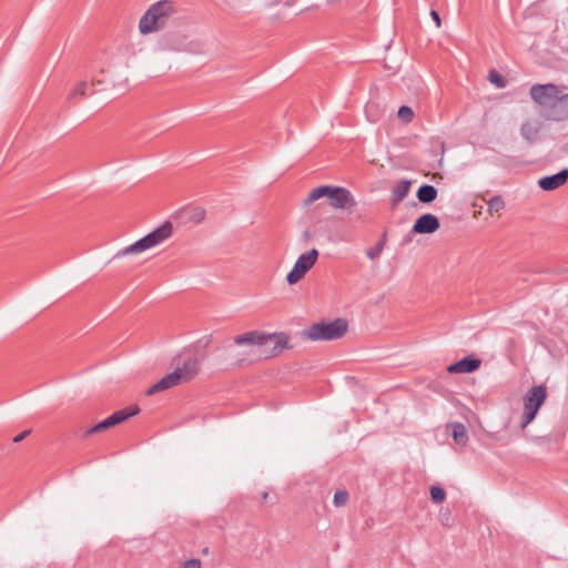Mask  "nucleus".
<instances>
[{
  "label": "nucleus",
  "mask_w": 568,
  "mask_h": 568,
  "mask_svg": "<svg viewBox=\"0 0 568 568\" xmlns=\"http://www.w3.org/2000/svg\"><path fill=\"white\" fill-rule=\"evenodd\" d=\"M437 189L429 184L422 185L417 191V199L422 203H430L437 197Z\"/></svg>",
  "instance_id": "18"
},
{
  "label": "nucleus",
  "mask_w": 568,
  "mask_h": 568,
  "mask_svg": "<svg viewBox=\"0 0 568 568\" xmlns=\"http://www.w3.org/2000/svg\"><path fill=\"white\" fill-rule=\"evenodd\" d=\"M547 398V388L545 385L532 386L524 396V413L520 427L525 429L536 417L539 408Z\"/></svg>",
  "instance_id": "7"
},
{
  "label": "nucleus",
  "mask_w": 568,
  "mask_h": 568,
  "mask_svg": "<svg viewBox=\"0 0 568 568\" xmlns=\"http://www.w3.org/2000/svg\"><path fill=\"white\" fill-rule=\"evenodd\" d=\"M324 196L328 199L329 205L336 210H347L356 205L349 190L333 185H321L313 189L304 200V205H311Z\"/></svg>",
  "instance_id": "4"
},
{
  "label": "nucleus",
  "mask_w": 568,
  "mask_h": 568,
  "mask_svg": "<svg viewBox=\"0 0 568 568\" xmlns=\"http://www.w3.org/2000/svg\"><path fill=\"white\" fill-rule=\"evenodd\" d=\"M430 491V499L434 504H443L446 499V493L445 489L439 485H434L429 489Z\"/></svg>",
  "instance_id": "20"
},
{
  "label": "nucleus",
  "mask_w": 568,
  "mask_h": 568,
  "mask_svg": "<svg viewBox=\"0 0 568 568\" xmlns=\"http://www.w3.org/2000/svg\"><path fill=\"white\" fill-rule=\"evenodd\" d=\"M539 132L540 124L538 122L526 121L521 124L520 134L528 143L537 141Z\"/></svg>",
  "instance_id": "16"
},
{
  "label": "nucleus",
  "mask_w": 568,
  "mask_h": 568,
  "mask_svg": "<svg viewBox=\"0 0 568 568\" xmlns=\"http://www.w3.org/2000/svg\"><path fill=\"white\" fill-rule=\"evenodd\" d=\"M200 361L199 358L192 356L186 358L182 366H176V368L162 377L159 382L152 385L148 390L146 395H153L155 393L170 389L180 384H184L193 379L197 373L200 372Z\"/></svg>",
  "instance_id": "2"
},
{
  "label": "nucleus",
  "mask_w": 568,
  "mask_h": 568,
  "mask_svg": "<svg viewBox=\"0 0 568 568\" xmlns=\"http://www.w3.org/2000/svg\"><path fill=\"white\" fill-rule=\"evenodd\" d=\"M488 79L491 83L496 84L498 88H505V85H506L504 78L496 71H491L489 73Z\"/></svg>",
  "instance_id": "26"
},
{
  "label": "nucleus",
  "mask_w": 568,
  "mask_h": 568,
  "mask_svg": "<svg viewBox=\"0 0 568 568\" xmlns=\"http://www.w3.org/2000/svg\"><path fill=\"white\" fill-rule=\"evenodd\" d=\"M173 233V225L170 221H165L158 229L146 234L135 243L129 245L124 250L118 253L116 256H123L126 254L142 253L149 248H152L165 240H168Z\"/></svg>",
  "instance_id": "6"
},
{
  "label": "nucleus",
  "mask_w": 568,
  "mask_h": 568,
  "mask_svg": "<svg viewBox=\"0 0 568 568\" xmlns=\"http://www.w3.org/2000/svg\"><path fill=\"white\" fill-rule=\"evenodd\" d=\"M487 204L489 214L500 212L505 209V201L500 195L493 196Z\"/></svg>",
  "instance_id": "21"
},
{
  "label": "nucleus",
  "mask_w": 568,
  "mask_h": 568,
  "mask_svg": "<svg viewBox=\"0 0 568 568\" xmlns=\"http://www.w3.org/2000/svg\"><path fill=\"white\" fill-rule=\"evenodd\" d=\"M385 235H383V237L375 244L374 247H371L367 252H366V255L368 258L371 260H375L377 258L381 253L383 252L384 250V246H385Z\"/></svg>",
  "instance_id": "22"
},
{
  "label": "nucleus",
  "mask_w": 568,
  "mask_h": 568,
  "mask_svg": "<svg viewBox=\"0 0 568 568\" xmlns=\"http://www.w3.org/2000/svg\"><path fill=\"white\" fill-rule=\"evenodd\" d=\"M568 181V169H562L558 173L554 175H547L538 181V185L544 191H554L561 185H564Z\"/></svg>",
  "instance_id": "14"
},
{
  "label": "nucleus",
  "mask_w": 568,
  "mask_h": 568,
  "mask_svg": "<svg viewBox=\"0 0 568 568\" xmlns=\"http://www.w3.org/2000/svg\"><path fill=\"white\" fill-rule=\"evenodd\" d=\"M140 412V408L138 405H131L123 409L114 412L112 415H110L104 420L95 424L94 426L85 429L82 434V437H89L93 434L104 432L111 427H114L126 419H129L132 416H135Z\"/></svg>",
  "instance_id": "8"
},
{
  "label": "nucleus",
  "mask_w": 568,
  "mask_h": 568,
  "mask_svg": "<svg viewBox=\"0 0 568 568\" xmlns=\"http://www.w3.org/2000/svg\"><path fill=\"white\" fill-rule=\"evenodd\" d=\"M349 499V495L346 490H337L335 494H334V505L335 507H343L347 504Z\"/></svg>",
  "instance_id": "23"
},
{
  "label": "nucleus",
  "mask_w": 568,
  "mask_h": 568,
  "mask_svg": "<svg viewBox=\"0 0 568 568\" xmlns=\"http://www.w3.org/2000/svg\"><path fill=\"white\" fill-rule=\"evenodd\" d=\"M237 346H247L250 349L244 353L255 358H270L278 355L287 347L288 336L284 333H265L250 331L234 337Z\"/></svg>",
  "instance_id": "1"
},
{
  "label": "nucleus",
  "mask_w": 568,
  "mask_h": 568,
  "mask_svg": "<svg viewBox=\"0 0 568 568\" xmlns=\"http://www.w3.org/2000/svg\"><path fill=\"white\" fill-rule=\"evenodd\" d=\"M29 433H30V430H24V432H22V433L18 434V435L13 438V442H14V443H20L21 440H23V439L27 437V435H28Z\"/></svg>",
  "instance_id": "28"
},
{
  "label": "nucleus",
  "mask_w": 568,
  "mask_h": 568,
  "mask_svg": "<svg viewBox=\"0 0 568 568\" xmlns=\"http://www.w3.org/2000/svg\"><path fill=\"white\" fill-rule=\"evenodd\" d=\"M410 181L402 180L392 190V204L396 206L399 204L408 194L410 190Z\"/></svg>",
  "instance_id": "17"
},
{
  "label": "nucleus",
  "mask_w": 568,
  "mask_h": 568,
  "mask_svg": "<svg viewBox=\"0 0 568 568\" xmlns=\"http://www.w3.org/2000/svg\"><path fill=\"white\" fill-rule=\"evenodd\" d=\"M398 118L405 123L412 122L414 119V112L412 108L402 105L398 110Z\"/></svg>",
  "instance_id": "24"
},
{
  "label": "nucleus",
  "mask_w": 568,
  "mask_h": 568,
  "mask_svg": "<svg viewBox=\"0 0 568 568\" xmlns=\"http://www.w3.org/2000/svg\"><path fill=\"white\" fill-rule=\"evenodd\" d=\"M452 435L454 440L459 445H466V443L468 442V435L465 425L462 423H454L452 424Z\"/></svg>",
  "instance_id": "19"
},
{
  "label": "nucleus",
  "mask_w": 568,
  "mask_h": 568,
  "mask_svg": "<svg viewBox=\"0 0 568 568\" xmlns=\"http://www.w3.org/2000/svg\"><path fill=\"white\" fill-rule=\"evenodd\" d=\"M318 258V251L312 248L298 256L293 268L288 272L286 281L290 285L296 284L313 267Z\"/></svg>",
  "instance_id": "10"
},
{
  "label": "nucleus",
  "mask_w": 568,
  "mask_h": 568,
  "mask_svg": "<svg viewBox=\"0 0 568 568\" xmlns=\"http://www.w3.org/2000/svg\"><path fill=\"white\" fill-rule=\"evenodd\" d=\"M440 224L438 217L434 214L426 213L416 220L412 232L415 234H432L436 232Z\"/></svg>",
  "instance_id": "12"
},
{
  "label": "nucleus",
  "mask_w": 568,
  "mask_h": 568,
  "mask_svg": "<svg viewBox=\"0 0 568 568\" xmlns=\"http://www.w3.org/2000/svg\"><path fill=\"white\" fill-rule=\"evenodd\" d=\"M93 85L87 81L79 82L68 94V101L75 104L80 100L91 95L93 93Z\"/></svg>",
  "instance_id": "15"
},
{
  "label": "nucleus",
  "mask_w": 568,
  "mask_h": 568,
  "mask_svg": "<svg viewBox=\"0 0 568 568\" xmlns=\"http://www.w3.org/2000/svg\"><path fill=\"white\" fill-rule=\"evenodd\" d=\"M267 496H268V494H267V493H264L262 497H263V499L265 500V499L267 498Z\"/></svg>",
  "instance_id": "30"
},
{
  "label": "nucleus",
  "mask_w": 568,
  "mask_h": 568,
  "mask_svg": "<svg viewBox=\"0 0 568 568\" xmlns=\"http://www.w3.org/2000/svg\"><path fill=\"white\" fill-rule=\"evenodd\" d=\"M174 13L173 2L169 0H160L153 3L140 19V32L149 34L164 28Z\"/></svg>",
  "instance_id": "3"
},
{
  "label": "nucleus",
  "mask_w": 568,
  "mask_h": 568,
  "mask_svg": "<svg viewBox=\"0 0 568 568\" xmlns=\"http://www.w3.org/2000/svg\"><path fill=\"white\" fill-rule=\"evenodd\" d=\"M562 89L566 88L556 85L554 83L534 84L530 88L529 93L535 103L547 109L548 111L551 109V105H554L556 98Z\"/></svg>",
  "instance_id": "9"
},
{
  "label": "nucleus",
  "mask_w": 568,
  "mask_h": 568,
  "mask_svg": "<svg viewBox=\"0 0 568 568\" xmlns=\"http://www.w3.org/2000/svg\"><path fill=\"white\" fill-rule=\"evenodd\" d=\"M182 568H201V560L200 559H189L183 564Z\"/></svg>",
  "instance_id": "27"
},
{
  "label": "nucleus",
  "mask_w": 568,
  "mask_h": 568,
  "mask_svg": "<svg viewBox=\"0 0 568 568\" xmlns=\"http://www.w3.org/2000/svg\"><path fill=\"white\" fill-rule=\"evenodd\" d=\"M560 91L551 109L547 111L546 118L551 121H564L568 119V93Z\"/></svg>",
  "instance_id": "11"
},
{
  "label": "nucleus",
  "mask_w": 568,
  "mask_h": 568,
  "mask_svg": "<svg viewBox=\"0 0 568 568\" xmlns=\"http://www.w3.org/2000/svg\"><path fill=\"white\" fill-rule=\"evenodd\" d=\"M430 16H432L433 20L435 21L436 26L440 27L439 13L435 10H432Z\"/></svg>",
  "instance_id": "29"
},
{
  "label": "nucleus",
  "mask_w": 568,
  "mask_h": 568,
  "mask_svg": "<svg viewBox=\"0 0 568 568\" xmlns=\"http://www.w3.org/2000/svg\"><path fill=\"white\" fill-rule=\"evenodd\" d=\"M191 221L201 223L205 219V210L202 207H194L190 212Z\"/></svg>",
  "instance_id": "25"
},
{
  "label": "nucleus",
  "mask_w": 568,
  "mask_h": 568,
  "mask_svg": "<svg viewBox=\"0 0 568 568\" xmlns=\"http://www.w3.org/2000/svg\"><path fill=\"white\" fill-rule=\"evenodd\" d=\"M481 361L474 356H466L460 361L450 364L447 367V372L450 374H467L473 373L479 368Z\"/></svg>",
  "instance_id": "13"
},
{
  "label": "nucleus",
  "mask_w": 568,
  "mask_h": 568,
  "mask_svg": "<svg viewBox=\"0 0 568 568\" xmlns=\"http://www.w3.org/2000/svg\"><path fill=\"white\" fill-rule=\"evenodd\" d=\"M347 331V321L338 317L329 322L314 323L304 329L303 335L310 341H335L342 338Z\"/></svg>",
  "instance_id": "5"
}]
</instances>
